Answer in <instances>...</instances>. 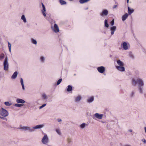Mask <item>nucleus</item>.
I'll return each instance as SVG.
<instances>
[{"label":"nucleus","instance_id":"obj_54","mask_svg":"<svg viewBox=\"0 0 146 146\" xmlns=\"http://www.w3.org/2000/svg\"><path fill=\"white\" fill-rule=\"evenodd\" d=\"M74 75L75 76L76 75V74H74Z\"/></svg>","mask_w":146,"mask_h":146},{"label":"nucleus","instance_id":"obj_38","mask_svg":"<svg viewBox=\"0 0 146 146\" xmlns=\"http://www.w3.org/2000/svg\"><path fill=\"white\" fill-rule=\"evenodd\" d=\"M8 44L9 52H11V44L9 42H8Z\"/></svg>","mask_w":146,"mask_h":146},{"label":"nucleus","instance_id":"obj_14","mask_svg":"<svg viewBox=\"0 0 146 146\" xmlns=\"http://www.w3.org/2000/svg\"><path fill=\"white\" fill-rule=\"evenodd\" d=\"M44 127V125L43 124H40L36 125L34 127H33V128H34V129H41L43 127Z\"/></svg>","mask_w":146,"mask_h":146},{"label":"nucleus","instance_id":"obj_2","mask_svg":"<svg viewBox=\"0 0 146 146\" xmlns=\"http://www.w3.org/2000/svg\"><path fill=\"white\" fill-rule=\"evenodd\" d=\"M0 114L2 116L4 117L8 116L9 115L8 111L3 108H1L0 111Z\"/></svg>","mask_w":146,"mask_h":146},{"label":"nucleus","instance_id":"obj_36","mask_svg":"<svg viewBox=\"0 0 146 146\" xmlns=\"http://www.w3.org/2000/svg\"><path fill=\"white\" fill-rule=\"evenodd\" d=\"M129 56L131 58L133 59L134 58V56L131 52H129Z\"/></svg>","mask_w":146,"mask_h":146},{"label":"nucleus","instance_id":"obj_28","mask_svg":"<svg viewBox=\"0 0 146 146\" xmlns=\"http://www.w3.org/2000/svg\"><path fill=\"white\" fill-rule=\"evenodd\" d=\"M72 90V87L70 85H68V88L67 89V90L68 92H70Z\"/></svg>","mask_w":146,"mask_h":146},{"label":"nucleus","instance_id":"obj_19","mask_svg":"<svg viewBox=\"0 0 146 146\" xmlns=\"http://www.w3.org/2000/svg\"><path fill=\"white\" fill-rule=\"evenodd\" d=\"M21 19L23 20L24 23H26L27 22V21L25 15H23L21 17Z\"/></svg>","mask_w":146,"mask_h":146},{"label":"nucleus","instance_id":"obj_29","mask_svg":"<svg viewBox=\"0 0 146 146\" xmlns=\"http://www.w3.org/2000/svg\"><path fill=\"white\" fill-rule=\"evenodd\" d=\"M67 141L68 143L70 144H72V139L70 138H68L67 139Z\"/></svg>","mask_w":146,"mask_h":146},{"label":"nucleus","instance_id":"obj_20","mask_svg":"<svg viewBox=\"0 0 146 146\" xmlns=\"http://www.w3.org/2000/svg\"><path fill=\"white\" fill-rule=\"evenodd\" d=\"M117 63L119 66H123V63L120 60H118L117 61Z\"/></svg>","mask_w":146,"mask_h":146},{"label":"nucleus","instance_id":"obj_11","mask_svg":"<svg viewBox=\"0 0 146 146\" xmlns=\"http://www.w3.org/2000/svg\"><path fill=\"white\" fill-rule=\"evenodd\" d=\"M121 46H122L123 49L125 50H127L128 48L127 43L126 42H123L121 44Z\"/></svg>","mask_w":146,"mask_h":146},{"label":"nucleus","instance_id":"obj_39","mask_svg":"<svg viewBox=\"0 0 146 146\" xmlns=\"http://www.w3.org/2000/svg\"><path fill=\"white\" fill-rule=\"evenodd\" d=\"M62 78L60 79L57 82L56 84L57 85H59L61 82H62Z\"/></svg>","mask_w":146,"mask_h":146},{"label":"nucleus","instance_id":"obj_43","mask_svg":"<svg viewBox=\"0 0 146 146\" xmlns=\"http://www.w3.org/2000/svg\"><path fill=\"white\" fill-rule=\"evenodd\" d=\"M134 93L133 92H132L130 95V96L132 98L134 95Z\"/></svg>","mask_w":146,"mask_h":146},{"label":"nucleus","instance_id":"obj_25","mask_svg":"<svg viewBox=\"0 0 146 146\" xmlns=\"http://www.w3.org/2000/svg\"><path fill=\"white\" fill-rule=\"evenodd\" d=\"M87 125V124H86L85 123H84L80 125V127L81 129H83Z\"/></svg>","mask_w":146,"mask_h":146},{"label":"nucleus","instance_id":"obj_13","mask_svg":"<svg viewBox=\"0 0 146 146\" xmlns=\"http://www.w3.org/2000/svg\"><path fill=\"white\" fill-rule=\"evenodd\" d=\"M16 101L18 103H19L22 104H24L25 102L24 100L20 98L17 99H16Z\"/></svg>","mask_w":146,"mask_h":146},{"label":"nucleus","instance_id":"obj_53","mask_svg":"<svg viewBox=\"0 0 146 146\" xmlns=\"http://www.w3.org/2000/svg\"><path fill=\"white\" fill-rule=\"evenodd\" d=\"M88 7H87V8H86L85 9H86V10H87V9H88Z\"/></svg>","mask_w":146,"mask_h":146},{"label":"nucleus","instance_id":"obj_12","mask_svg":"<svg viewBox=\"0 0 146 146\" xmlns=\"http://www.w3.org/2000/svg\"><path fill=\"white\" fill-rule=\"evenodd\" d=\"M116 67L117 70L123 72L125 70V68L123 66H117Z\"/></svg>","mask_w":146,"mask_h":146},{"label":"nucleus","instance_id":"obj_51","mask_svg":"<svg viewBox=\"0 0 146 146\" xmlns=\"http://www.w3.org/2000/svg\"><path fill=\"white\" fill-rule=\"evenodd\" d=\"M127 3H129V0H127Z\"/></svg>","mask_w":146,"mask_h":146},{"label":"nucleus","instance_id":"obj_37","mask_svg":"<svg viewBox=\"0 0 146 146\" xmlns=\"http://www.w3.org/2000/svg\"><path fill=\"white\" fill-rule=\"evenodd\" d=\"M5 105L7 106H9L11 105L12 104L10 103H9L8 102H6L4 103Z\"/></svg>","mask_w":146,"mask_h":146},{"label":"nucleus","instance_id":"obj_42","mask_svg":"<svg viewBox=\"0 0 146 146\" xmlns=\"http://www.w3.org/2000/svg\"><path fill=\"white\" fill-rule=\"evenodd\" d=\"M4 117H3H3L0 116V118L1 119H3L4 120H5L6 121H7V119L6 118Z\"/></svg>","mask_w":146,"mask_h":146},{"label":"nucleus","instance_id":"obj_16","mask_svg":"<svg viewBox=\"0 0 146 146\" xmlns=\"http://www.w3.org/2000/svg\"><path fill=\"white\" fill-rule=\"evenodd\" d=\"M45 58L44 56H41L40 58V61L41 63H43L45 62Z\"/></svg>","mask_w":146,"mask_h":146},{"label":"nucleus","instance_id":"obj_15","mask_svg":"<svg viewBox=\"0 0 146 146\" xmlns=\"http://www.w3.org/2000/svg\"><path fill=\"white\" fill-rule=\"evenodd\" d=\"M82 98V97L79 95L76 97L75 98V101L76 102H79Z\"/></svg>","mask_w":146,"mask_h":146},{"label":"nucleus","instance_id":"obj_31","mask_svg":"<svg viewBox=\"0 0 146 146\" xmlns=\"http://www.w3.org/2000/svg\"><path fill=\"white\" fill-rule=\"evenodd\" d=\"M94 100V98L93 97H91L90 99L88 100V102L89 103H91Z\"/></svg>","mask_w":146,"mask_h":146},{"label":"nucleus","instance_id":"obj_44","mask_svg":"<svg viewBox=\"0 0 146 146\" xmlns=\"http://www.w3.org/2000/svg\"><path fill=\"white\" fill-rule=\"evenodd\" d=\"M46 104H43L41 106H40V107L39 109H42V108H43L45 106H46Z\"/></svg>","mask_w":146,"mask_h":146},{"label":"nucleus","instance_id":"obj_8","mask_svg":"<svg viewBox=\"0 0 146 146\" xmlns=\"http://www.w3.org/2000/svg\"><path fill=\"white\" fill-rule=\"evenodd\" d=\"M52 28L53 29L54 31L55 32H59V31L58 27L56 24H54V27H52Z\"/></svg>","mask_w":146,"mask_h":146},{"label":"nucleus","instance_id":"obj_47","mask_svg":"<svg viewBox=\"0 0 146 146\" xmlns=\"http://www.w3.org/2000/svg\"><path fill=\"white\" fill-rule=\"evenodd\" d=\"M57 121L58 122H60V121H62V119H57Z\"/></svg>","mask_w":146,"mask_h":146},{"label":"nucleus","instance_id":"obj_9","mask_svg":"<svg viewBox=\"0 0 146 146\" xmlns=\"http://www.w3.org/2000/svg\"><path fill=\"white\" fill-rule=\"evenodd\" d=\"M94 116L97 118L101 119L102 118L103 115L102 114H99L98 113H97L94 114Z\"/></svg>","mask_w":146,"mask_h":146},{"label":"nucleus","instance_id":"obj_30","mask_svg":"<svg viewBox=\"0 0 146 146\" xmlns=\"http://www.w3.org/2000/svg\"><path fill=\"white\" fill-rule=\"evenodd\" d=\"M59 1L61 5H65L66 4V2L63 0H59Z\"/></svg>","mask_w":146,"mask_h":146},{"label":"nucleus","instance_id":"obj_49","mask_svg":"<svg viewBox=\"0 0 146 146\" xmlns=\"http://www.w3.org/2000/svg\"><path fill=\"white\" fill-rule=\"evenodd\" d=\"M144 128L145 129V132L146 133V127H145Z\"/></svg>","mask_w":146,"mask_h":146},{"label":"nucleus","instance_id":"obj_35","mask_svg":"<svg viewBox=\"0 0 146 146\" xmlns=\"http://www.w3.org/2000/svg\"><path fill=\"white\" fill-rule=\"evenodd\" d=\"M4 54L3 53L0 54V60H3L4 57Z\"/></svg>","mask_w":146,"mask_h":146},{"label":"nucleus","instance_id":"obj_34","mask_svg":"<svg viewBox=\"0 0 146 146\" xmlns=\"http://www.w3.org/2000/svg\"><path fill=\"white\" fill-rule=\"evenodd\" d=\"M42 97L43 99L45 100L48 98V96L44 94H43L42 95Z\"/></svg>","mask_w":146,"mask_h":146},{"label":"nucleus","instance_id":"obj_1","mask_svg":"<svg viewBox=\"0 0 146 146\" xmlns=\"http://www.w3.org/2000/svg\"><path fill=\"white\" fill-rule=\"evenodd\" d=\"M131 84L135 86H137L139 92L141 94H143V87L144 85V83L142 79L137 77L133 78L132 79Z\"/></svg>","mask_w":146,"mask_h":146},{"label":"nucleus","instance_id":"obj_33","mask_svg":"<svg viewBox=\"0 0 146 146\" xmlns=\"http://www.w3.org/2000/svg\"><path fill=\"white\" fill-rule=\"evenodd\" d=\"M18 74H13L11 76V78L13 79H15L17 77Z\"/></svg>","mask_w":146,"mask_h":146},{"label":"nucleus","instance_id":"obj_40","mask_svg":"<svg viewBox=\"0 0 146 146\" xmlns=\"http://www.w3.org/2000/svg\"><path fill=\"white\" fill-rule=\"evenodd\" d=\"M56 131L57 133L59 134V135H60L61 134V133L60 131V130L59 129H56Z\"/></svg>","mask_w":146,"mask_h":146},{"label":"nucleus","instance_id":"obj_50","mask_svg":"<svg viewBox=\"0 0 146 146\" xmlns=\"http://www.w3.org/2000/svg\"><path fill=\"white\" fill-rule=\"evenodd\" d=\"M124 146H131L130 145H124Z\"/></svg>","mask_w":146,"mask_h":146},{"label":"nucleus","instance_id":"obj_17","mask_svg":"<svg viewBox=\"0 0 146 146\" xmlns=\"http://www.w3.org/2000/svg\"><path fill=\"white\" fill-rule=\"evenodd\" d=\"M128 16V14L127 13H126L125 15H123L122 17V20L123 21L125 20L127 18Z\"/></svg>","mask_w":146,"mask_h":146},{"label":"nucleus","instance_id":"obj_24","mask_svg":"<svg viewBox=\"0 0 146 146\" xmlns=\"http://www.w3.org/2000/svg\"><path fill=\"white\" fill-rule=\"evenodd\" d=\"M31 42L32 43L35 45H36L37 44V42L36 40L33 38L31 39Z\"/></svg>","mask_w":146,"mask_h":146},{"label":"nucleus","instance_id":"obj_52","mask_svg":"<svg viewBox=\"0 0 146 146\" xmlns=\"http://www.w3.org/2000/svg\"><path fill=\"white\" fill-rule=\"evenodd\" d=\"M14 73H17V72L15 71Z\"/></svg>","mask_w":146,"mask_h":146},{"label":"nucleus","instance_id":"obj_22","mask_svg":"<svg viewBox=\"0 0 146 146\" xmlns=\"http://www.w3.org/2000/svg\"><path fill=\"white\" fill-rule=\"evenodd\" d=\"M20 127L19 128L20 129L23 130L25 131H27V127L28 126H20Z\"/></svg>","mask_w":146,"mask_h":146},{"label":"nucleus","instance_id":"obj_5","mask_svg":"<svg viewBox=\"0 0 146 146\" xmlns=\"http://www.w3.org/2000/svg\"><path fill=\"white\" fill-rule=\"evenodd\" d=\"M108 14V11L106 9H103L100 13V15L102 17L107 16Z\"/></svg>","mask_w":146,"mask_h":146},{"label":"nucleus","instance_id":"obj_10","mask_svg":"<svg viewBox=\"0 0 146 146\" xmlns=\"http://www.w3.org/2000/svg\"><path fill=\"white\" fill-rule=\"evenodd\" d=\"M116 27L115 26H113L110 28V30L111 31V35H113L114 34V32L116 31Z\"/></svg>","mask_w":146,"mask_h":146},{"label":"nucleus","instance_id":"obj_27","mask_svg":"<svg viewBox=\"0 0 146 146\" xmlns=\"http://www.w3.org/2000/svg\"><path fill=\"white\" fill-rule=\"evenodd\" d=\"M104 25L106 27L108 28L109 27V25L108 23V21L107 19H106L104 21Z\"/></svg>","mask_w":146,"mask_h":146},{"label":"nucleus","instance_id":"obj_4","mask_svg":"<svg viewBox=\"0 0 146 146\" xmlns=\"http://www.w3.org/2000/svg\"><path fill=\"white\" fill-rule=\"evenodd\" d=\"M41 141L43 144H46L48 143L49 139L47 135L46 134L44 135L42 138Z\"/></svg>","mask_w":146,"mask_h":146},{"label":"nucleus","instance_id":"obj_48","mask_svg":"<svg viewBox=\"0 0 146 146\" xmlns=\"http://www.w3.org/2000/svg\"><path fill=\"white\" fill-rule=\"evenodd\" d=\"M128 131L130 132H132V129H130Z\"/></svg>","mask_w":146,"mask_h":146},{"label":"nucleus","instance_id":"obj_23","mask_svg":"<svg viewBox=\"0 0 146 146\" xmlns=\"http://www.w3.org/2000/svg\"><path fill=\"white\" fill-rule=\"evenodd\" d=\"M90 0H79V2L81 4H84L87 3Z\"/></svg>","mask_w":146,"mask_h":146},{"label":"nucleus","instance_id":"obj_6","mask_svg":"<svg viewBox=\"0 0 146 146\" xmlns=\"http://www.w3.org/2000/svg\"><path fill=\"white\" fill-rule=\"evenodd\" d=\"M98 71L100 73H103L105 71V68L104 67L101 66L97 68Z\"/></svg>","mask_w":146,"mask_h":146},{"label":"nucleus","instance_id":"obj_3","mask_svg":"<svg viewBox=\"0 0 146 146\" xmlns=\"http://www.w3.org/2000/svg\"><path fill=\"white\" fill-rule=\"evenodd\" d=\"M4 69L5 70H7L8 68L9 64L8 62V58L6 56L3 62Z\"/></svg>","mask_w":146,"mask_h":146},{"label":"nucleus","instance_id":"obj_7","mask_svg":"<svg viewBox=\"0 0 146 146\" xmlns=\"http://www.w3.org/2000/svg\"><path fill=\"white\" fill-rule=\"evenodd\" d=\"M41 4L42 5V9L41 10V12H42L43 16L44 17H45V16H46V14L45 13V12L46 11V8H45V7L44 5V4H43V3H42Z\"/></svg>","mask_w":146,"mask_h":146},{"label":"nucleus","instance_id":"obj_41","mask_svg":"<svg viewBox=\"0 0 146 146\" xmlns=\"http://www.w3.org/2000/svg\"><path fill=\"white\" fill-rule=\"evenodd\" d=\"M114 23V19H113L110 22V24L111 26H113Z\"/></svg>","mask_w":146,"mask_h":146},{"label":"nucleus","instance_id":"obj_32","mask_svg":"<svg viewBox=\"0 0 146 146\" xmlns=\"http://www.w3.org/2000/svg\"><path fill=\"white\" fill-rule=\"evenodd\" d=\"M24 104H16L14 105V106L16 107H21L22 106H24Z\"/></svg>","mask_w":146,"mask_h":146},{"label":"nucleus","instance_id":"obj_21","mask_svg":"<svg viewBox=\"0 0 146 146\" xmlns=\"http://www.w3.org/2000/svg\"><path fill=\"white\" fill-rule=\"evenodd\" d=\"M27 131H29L30 132H33L35 131L34 128H33V127H31L28 126Z\"/></svg>","mask_w":146,"mask_h":146},{"label":"nucleus","instance_id":"obj_46","mask_svg":"<svg viewBox=\"0 0 146 146\" xmlns=\"http://www.w3.org/2000/svg\"><path fill=\"white\" fill-rule=\"evenodd\" d=\"M117 6V5H114L113 6V9H115V8H116Z\"/></svg>","mask_w":146,"mask_h":146},{"label":"nucleus","instance_id":"obj_18","mask_svg":"<svg viewBox=\"0 0 146 146\" xmlns=\"http://www.w3.org/2000/svg\"><path fill=\"white\" fill-rule=\"evenodd\" d=\"M128 14L129 15L133 13L134 11V10L133 9H131L129 7H128Z\"/></svg>","mask_w":146,"mask_h":146},{"label":"nucleus","instance_id":"obj_26","mask_svg":"<svg viewBox=\"0 0 146 146\" xmlns=\"http://www.w3.org/2000/svg\"><path fill=\"white\" fill-rule=\"evenodd\" d=\"M20 82L21 84L22 89L23 90H25V87L24 85L23 79L22 78H21Z\"/></svg>","mask_w":146,"mask_h":146},{"label":"nucleus","instance_id":"obj_45","mask_svg":"<svg viewBox=\"0 0 146 146\" xmlns=\"http://www.w3.org/2000/svg\"><path fill=\"white\" fill-rule=\"evenodd\" d=\"M142 141L144 143H146V140L144 139H143L142 140Z\"/></svg>","mask_w":146,"mask_h":146}]
</instances>
